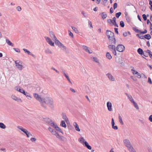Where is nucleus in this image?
Wrapping results in <instances>:
<instances>
[{"label":"nucleus","mask_w":152,"mask_h":152,"mask_svg":"<svg viewBox=\"0 0 152 152\" xmlns=\"http://www.w3.org/2000/svg\"><path fill=\"white\" fill-rule=\"evenodd\" d=\"M42 100L41 102V105L43 107L46 108V105L44 104V103L49 105L50 107H53L54 102L53 99L51 97H46L44 99H43Z\"/></svg>","instance_id":"nucleus-1"},{"label":"nucleus","mask_w":152,"mask_h":152,"mask_svg":"<svg viewBox=\"0 0 152 152\" xmlns=\"http://www.w3.org/2000/svg\"><path fill=\"white\" fill-rule=\"evenodd\" d=\"M123 142L125 146L130 152H136L129 140L124 139L123 140Z\"/></svg>","instance_id":"nucleus-2"},{"label":"nucleus","mask_w":152,"mask_h":152,"mask_svg":"<svg viewBox=\"0 0 152 152\" xmlns=\"http://www.w3.org/2000/svg\"><path fill=\"white\" fill-rule=\"evenodd\" d=\"M78 141L80 143L83 145H85V146L88 149L91 150V147L89 145L88 142L85 141V139L82 137H80Z\"/></svg>","instance_id":"nucleus-3"},{"label":"nucleus","mask_w":152,"mask_h":152,"mask_svg":"<svg viewBox=\"0 0 152 152\" xmlns=\"http://www.w3.org/2000/svg\"><path fill=\"white\" fill-rule=\"evenodd\" d=\"M48 121V123L51 126L54 127L56 130L60 132L62 134L64 133L62 130L59 127L56 125V124L53 122L52 121L50 120Z\"/></svg>","instance_id":"nucleus-4"},{"label":"nucleus","mask_w":152,"mask_h":152,"mask_svg":"<svg viewBox=\"0 0 152 152\" xmlns=\"http://www.w3.org/2000/svg\"><path fill=\"white\" fill-rule=\"evenodd\" d=\"M108 48L115 56L117 55L116 51V48L114 45H110L108 46Z\"/></svg>","instance_id":"nucleus-5"},{"label":"nucleus","mask_w":152,"mask_h":152,"mask_svg":"<svg viewBox=\"0 0 152 152\" xmlns=\"http://www.w3.org/2000/svg\"><path fill=\"white\" fill-rule=\"evenodd\" d=\"M15 66L17 68L20 70H21L23 68V66L21 65L22 63L18 60L15 61Z\"/></svg>","instance_id":"nucleus-6"},{"label":"nucleus","mask_w":152,"mask_h":152,"mask_svg":"<svg viewBox=\"0 0 152 152\" xmlns=\"http://www.w3.org/2000/svg\"><path fill=\"white\" fill-rule=\"evenodd\" d=\"M125 49V47L122 45H118L116 47V50L119 52H123Z\"/></svg>","instance_id":"nucleus-7"},{"label":"nucleus","mask_w":152,"mask_h":152,"mask_svg":"<svg viewBox=\"0 0 152 152\" xmlns=\"http://www.w3.org/2000/svg\"><path fill=\"white\" fill-rule=\"evenodd\" d=\"M106 35L108 39L114 36V33L108 30L106 31Z\"/></svg>","instance_id":"nucleus-8"},{"label":"nucleus","mask_w":152,"mask_h":152,"mask_svg":"<svg viewBox=\"0 0 152 152\" xmlns=\"http://www.w3.org/2000/svg\"><path fill=\"white\" fill-rule=\"evenodd\" d=\"M45 38L46 41L51 46H54V42L52 41V40L50 38L47 37H45Z\"/></svg>","instance_id":"nucleus-9"},{"label":"nucleus","mask_w":152,"mask_h":152,"mask_svg":"<svg viewBox=\"0 0 152 152\" xmlns=\"http://www.w3.org/2000/svg\"><path fill=\"white\" fill-rule=\"evenodd\" d=\"M111 45H115L116 44V41L114 36L108 39Z\"/></svg>","instance_id":"nucleus-10"},{"label":"nucleus","mask_w":152,"mask_h":152,"mask_svg":"<svg viewBox=\"0 0 152 152\" xmlns=\"http://www.w3.org/2000/svg\"><path fill=\"white\" fill-rule=\"evenodd\" d=\"M106 76L107 77L109 80L111 81H114L115 80V77L110 73H108L106 74Z\"/></svg>","instance_id":"nucleus-11"},{"label":"nucleus","mask_w":152,"mask_h":152,"mask_svg":"<svg viewBox=\"0 0 152 152\" xmlns=\"http://www.w3.org/2000/svg\"><path fill=\"white\" fill-rule=\"evenodd\" d=\"M11 98L13 100L15 101L18 102H22V100L20 98L16 96L15 95H12L11 96Z\"/></svg>","instance_id":"nucleus-12"},{"label":"nucleus","mask_w":152,"mask_h":152,"mask_svg":"<svg viewBox=\"0 0 152 152\" xmlns=\"http://www.w3.org/2000/svg\"><path fill=\"white\" fill-rule=\"evenodd\" d=\"M17 128L24 133L26 135L29 134L30 133L27 130L23 128L22 126H18L17 127Z\"/></svg>","instance_id":"nucleus-13"},{"label":"nucleus","mask_w":152,"mask_h":152,"mask_svg":"<svg viewBox=\"0 0 152 152\" xmlns=\"http://www.w3.org/2000/svg\"><path fill=\"white\" fill-rule=\"evenodd\" d=\"M34 96L37 100L41 103V102L43 101V98L39 96L36 93L34 94Z\"/></svg>","instance_id":"nucleus-14"},{"label":"nucleus","mask_w":152,"mask_h":152,"mask_svg":"<svg viewBox=\"0 0 152 152\" xmlns=\"http://www.w3.org/2000/svg\"><path fill=\"white\" fill-rule=\"evenodd\" d=\"M83 48L86 52L88 53L89 54H91L92 53V50H90L89 48L87 46L85 45H83Z\"/></svg>","instance_id":"nucleus-15"},{"label":"nucleus","mask_w":152,"mask_h":152,"mask_svg":"<svg viewBox=\"0 0 152 152\" xmlns=\"http://www.w3.org/2000/svg\"><path fill=\"white\" fill-rule=\"evenodd\" d=\"M107 106L108 109V110L111 111L112 110V104L110 102H108L107 103Z\"/></svg>","instance_id":"nucleus-16"},{"label":"nucleus","mask_w":152,"mask_h":152,"mask_svg":"<svg viewBox=\"0 0 152 152\" xmlns=\"http://www.w3.org/2000/svg\"><path fill=\"white\" fill-rule=\"evenodd\" d=\"M61 116L63 119L64 120V121H65L66 123L69 122L68 119V118L65 113H62Z\"/></svg>","instance_id":"nucleus-17"},{"label":"nucleus","mask_w":152,"mask_h":152,"mask_svg":"<svg viewBox=\"0 0 152 152\" xmlns=\"http://www.w3.org/2000/svg\"><path fill=\"white\" fill-rule=\"evenodd\" d=\"M49 34L50 37L53 41L56 39L57 38L53 32L52 31H50Z\"/></svg>","instance_id":"nucleus-18"},{"label":"nucleus","mask_w":152,"mask_h":152,"mask_svg":"<svg viewBox=\"0 0 152 152\" xmlns=\"http://www.w3.org/2000/svg\"><path fill=\"white\" fill-rule=\"evenodd\" d=\"M62 72L64 74V76L66 77L67 80L71 84H72V83L69 77V76L65 73L64 71H62Z\"/></svg>","instance_id":"nucleus-19"},{"label":"nucleus","mask_w":152,"mask_h":152,"mask_svg":"<svg viewBox=\"0 0 152 152\" xmlns=\"http://www.w3.org/2000/svg\"><path fill=\"white\" fill-rule=\"evenodd\" d=\"M58 47L64 51H65L66 50V48L62 43H61Z\"/></svg>","instance_id":"nucleus-20"},{"label":"nucleus","mask_w":152,"mask_h":152,"mask_svg":"<svg viewBox=\"0 0 152 152\" xmlns=\"http://www.w3.org/2000/svg\"><path fill=\"white\" fill-rule=\"evenodd\" d=\"M65 121H62L61 123L60 126L64 128H66V126Z\"/></svg>","instance_id":"nucleus-21"},{"label":"nucleus","mask_w":152,"mask_h":152,"mask_svg":"<svg viewBox=\"0 0 152 152\" xmlns=\"http://www.w3.org/2000/svg\"><path fill=\"white\" fill-rule=\"evenodd\" d=\"M143 37L144 38L148 40L150 39L151 38V37L150 34H148L145 35Z\"/></svg>","instance_id":"nucleus-22"},{"label":"nucleus","mask_w":152,"mask_h":152,"mask_svg":"<svg viewBox=\"0 0 152 152\" xmlns=\"http://www.w3.org/2000/svg\"><path fill=\"white\" fill-rule=\"evenodd\" d=\"M54 41H55L56 44L58 46H59L62 43L57 39Z\"/></svg>","instance_id":"nucleus-23"},{"label":"nucleus","mask_w":152,"mask_h":152,"mask_svg":"<svg viewBox=\"0 0 152 152\" xmlns=\"http://www.w3.org/2000/svg\"><path fill=\"white\" fill-rule=\"evenodd\" d=\"M100 15H101V17L103 19L105 18L107 16L105 12H102V13L100 14Z\"/></svg>","instance_id":"nucleus-24"},{"label":"nucleus","mask_w":152,"mask_h":152,"mask_svg":"<svg viewBox=\"0 0 152 152\" xmlns=\"http://www.w3.org/2000/svg\"><path fill=\"white\" fill-rule=\"evenodd\" d=\"M106 57L109 60H110L112 58L109 52L107 53L106 54Z\"/></svg>","instance_id":"nucleus-25"},{"label":"nucleus","mask_w":152,"mask_h":152,"mask_svg":"<svg viewBox=\"0 0 152 152\" xmlns=\"http://www.w3.org/2000/svg\"><path fill=\"white\" fill-rule=\"evenodd\" d=\"M118 119L119 122H120V124L121 125H123L124 124V123L122 121V118L119 114L118 115Z\"/></svg>","instance_id":"nucleus-26"},{"label":"nucleus","mask_w":152,"mask_h":152,"mask_svg":"<svg viewBox=\"0 0 152 152\" xmlns=\"http://www.w3.org/2000/svg\"><path fill=\"white\" fill-rule=\"evenodd\" d=\"M45 53L46 54H52L53 53L52 52V51H51V50L49 48H47L45 50Z\"/></svg>","instance_id":"nucleus-27"},{"label":"nucleus","mask_w":152,"mask_h":152,"mask_svg":"<svg viewBox=\"0 0 152 152\" xmlns=\"http://www.w3.org/2000/svg\"><path fill=\"white\" fill-rule=\"evenodd\" d=\"M6 42L7 43L8 45L11 46H13V44L8 39H6Z\"/></svg>","instance_id":"nucleus-28"},{"label":"nucleus","mask_w":152,"mask_h":152,"mask_svg":"<svg viewBox=\"0 0 152 152\" xmlns=\"http://www.w3.org/2000/svg\"><path fill=\"white\" fill-rule=\"evenodd\" d=\"M58 138L63 141H65L66 140V138L63 136H61L60 135Z\"/></svg>","instance_id":"nucleus-29"},{"label":"nucleus","mask_w":152,"mask_h":152,"mask_svg":"<svg viewBox=\"0 0 152 152\" xmlns=\"http://www.w3.org/2000/svg\"><path fill=\"white\" fill-rule=\"evenodd\" d=\"M0 128L2 129H5L6 128V126L3 123H0Z\"/></svg>","instance_id":"nucleus-30"},{"label":"nucleus","mask_w":152,"mask_h":152,"mask_svg":"<svg viewBox=\"0 0 152 152\" xmlns=\"http://www.w3.org/2000/svg\"><path fill=\"white\" fill-rule=\"evenodd\" d=\"M137 52L140 55H142L143 53V51L142 49L139 48L137 50Z\"/></svg>","instance_id":"nucleus-31"},{"label":"nucleus","mask_w":152,"mask_h":152,"mask_svg":"<svg viewBox=\"0 0 152 152\" xmlns=\"http://www.w3.org/2000/svg\"><path fill=\"white\" fill-rule=\"evenodd\" d=\"M125 94L130 101L133 99L132 96L131 95H129L127 93H125Z\"/></svg>","instance_id":"nucleus-32"},{"label":"nucleus","mask_w":152,"mask_h":152,"mask_svg":"<svg viewBox=\"0 0 152 152\" xmlns=\"http://www.w3.org/2000/svg\"><path fill=\"white\" fill-rule=\"evenodd\" d=\"M91 58H93V61L97 63H99V61L98 58L96 57H92Z\"/></svg>","instance_id":"nucleus-33"},{"label":"nucleus","mask_w":152,"mask_h":152,"mask_svg":"<svg viewBox=\"0 0 152 152\" xmlns=\"http://www.w3.org/2000/svg\"><path fill=\"white\" fill-rule=\"evenodd\" d=\"M52 134L55 135L57 138H58L60 136V135L56 131H55Z\"/></svg>","instance_id":"nucleus-34"},{"label":"nucleus","mask_w":152,"mask_h":152,"mask_svg":"<svg viewBox=\"0 0 152 152\" xmlns=\"http://www.w3.org/2000/svg\"><path fill=\"white\" fill-rule=\"evenodd\" d=\"M121 12H118L116 13L115 14L116 17L117 18H118L119 17L121 16Z\"/></svg>","instance_id":"nucleus-35"},{"label":"nucleus","mask_w":152,"mask_h":152,"mask_svg":"<svg viewBox=\"0 0 152 152\" xmlns=\"http://www.w3.org/2000/svg\"><path fill=\"white\" fill-rule=\"evenodd\" d=\"M48 130L50 132H51V133L53 134V132L55 131V130L53 129L52 128H51L50 127H49L48 128Z\"/></svg>","instance_id":"nucleus-36"},{"label":"nucleus","mask_w":152,"mask_h":152,"mask_svg":"<svg viewBox=\"0 0 152 152\" xmlns=\"http://www.w3.org/2000/svg\"><path fill=\"white\" fill-rule=\"evenodd\" d=\"M72 29L75 31L76 33H78V31L77 29L74 27L72 26Z\"/></svg>","instance_id":"nucleus-37"},{"label":"nucleus","mask_w":152,"mask_h":152,"mask_svg":"<svg viewBox=\"0 0 152 152\" xmlns=\"http://www.w3.org/2000/svg\"><path fill=\"white\" fill-rule=\"evenodd\" d=\"M120 26L121 27H124L125 25L124 22L123 21L120 22Z\"/></svg>","instance_id":"nucleus-38"},{"label":"nucleus","mask_w":152,"mask_h":152,"mask_svg":"<svg viewBox=\"0 0 152 152\" xmlns=\"http://www.w3.org/2000/svg\"><path fill=\"white\" fill-rule=\"evenodd\" d=\"M81 13L85 17H87L88 16V14L87 13L83 11H82L81 12Z\"/></svg>","instance_id":"nucleus-39"},{"label":"nucleus","mask_w":152,"mask_h":152,"mask_svg":"<svg viewBox=\"0 0 152 152\" xmlns=\"http://www.w3.org/2000/svg\"><path fill=\"white\" fill-rule=\"evenodd\" d=\"M23 50L26 52L28 53V54L30 55L31 54V53L27 49H23Z\"/></svg>","instance_id":"nucleus-40"},{"label":"nucleus","mask_w":152,"mask_h":152,"mask_svg":"<svg viewBox=\"0 0 152 152\" xmlns=\"http://www.w3.org/2000/svg\"><path fill=\"white\" fill-rule=\"evenodd\" d=\"M134 106L137 109H139V107L137 104L135 102L133 104Z\"/></svg>","instance_id":"nucleus-41"},{"label":"nucleus","mask_w":152,"mask_h":152,"mask_svg":"<svg viewBox=\"0 0 152 152\" xmlns=\"http://www.w3.org/2000/svg\"><path fill=\"white\" fill-rule=\"evenodd\" d=\"M16 90L18 91L19 92H20L21 93L23 92V89H20L19 88H18V87H16Z\"/></svg>","instance_id":"nucleus-42"},{"label":"nucleus","mask_w":152,"mask_h":152,"mask_svg":"<svg viewBox=\"0 0 152 152\" xmlns=\"http://www.w3.org/2000/svg\"><path fill=\"white\" fill-rule=\"evenodd\" d=\"M131 71H132V73L134 75H135L136 74L138 73V72H137L135 70L133 69H131Z\"/></svg>","instance_id":"nucleus-43"},{"label":"nucleus","mask_w":152,"mask_h":152,"mask_svg":"<svg viewBox=\"0 0 152 152\" xmlns=\"http://www.w3.org/2000/svg\"><path fill=\"white\" fill-rule=\"evenodd\" d=\"M27 97H30V98H28V99H30L31 98V96L29 95V93H27L25 95Z\"/></svg>","instance_id":"nucleus-44"},{"label":"nucleus","mask_w":152,"mask_h":152,"mask_svg":"<svg viewBox=\"0 0 152 152\" xmlns=\"http://www.w3.org/2000/svg\"><path fill=\"white\" fill-rule=\"evenodd\" d=\"M142 17L144 20L145 21L147 20V16L145 14H144L142 15Z\"/></svg>","instance_id":"nucleus-45"},{"label":"nucleus","mask_w":152,"mask_h":152,"mask_svg":"<svg viewBox=\"0 0 152 152\" xmlns=\"http://www.w3.org/2000/svg\"><path fill=\"white\" fill-rule=\"evenodd\" d=\"M13 49L17 52L20 53V50L18 48H14Z\"/></svg>","instance_id":"nucleus-46"},{"label":"nucleus","mask_w":152,"mask_h":152,"mask_svg":"<svg viewBox=\"0 0 152 152\" xmlns=\"http://www.w3.org/2000/svg\"><path fill=\"white\" fill-rule=\"evenodd\" d=\"M136 35L138 36L140 39H144V38L143 36H140V34H137Z\"/></svg>","instance_id":"nucleus-47"},{"label":"nucleus","mask_w":152,"mask_h":152,"mask_svg":"<svg viewBox=\"0 0 152 152\" xmlns=\"http://www.w3.org/2000/svg\"><path fill=\"white\" fill-rule=\"evenodd\" d=\"M16 9L18 11H20L21 10V8L20 6H18L16 7Z\"/></svg>","instance_id":"nucleus-48"},{"label":"nucleus","mask_w":152,"mask_h":152,"mask_svg":"<svg viewBox=\"0 0 152 152\" xmlns=\"http://www.w3.org/2000/svg\"><path fill=\"white\" fill-rule=\"evenodd\" d=\"M75 128V130H76L77 131H78V132H80V128H79V126H78V125Z\"/></svg>","instance_id":"nucleus-49"},{"label":"nucleus","mask_w":152,"mask_h":152,"mask_svg":"<svg viewBox=\"0 0 152 152\" xmlns=\"http://www.w3.org/2000/svg\"><path fill=\"white\" fill-rule=\"evenodd\" d=\"M112 128L113 129H115V130H117L118 129V127L117 126L114 125L112 126Z\"/></svg>","instance_id":"nucleus-50"},{"label":"nucleus","mask_w":152,"mask_h":152,"mask_svg":"<svg viewBox=\"0 0 152 152\" xmlns=\"http://www.w3.org/2000/svg\"><path fill=\"white\" fill-rule=\"evenodd\" d=\"M30 140L32 142H34L36 141V139L34 137H32L31 138Z\"/></svg>","instance_id":"nucleus-51"},{"label":"nucleus","mask_w":152,"mask_h":152,"mask_svg":"<svg viewBox=\"0 0 152 152\" xmlns=\"http://www.w3.org/2000/svg\"><path fill=\"white\" fill-rule=\"evenodd\" d=\"M117 7V3H115L114 4L113 8L115 10Z\"/></svg>","instance_id":"nucleus-52"},{"label":"nucleus","mask_w":152,"mask_h":152,"mask_svg":"<svg viewBox=\"0 0 152 152\" xmlns=\"http://www.w3.org/2000/svg\"><path fill=\"white\" fill-rule=\"evenodd\" d=\"M88 25L89 26H90L91 28H93V26H92V23H91V22L90 21L88 20Z\"/></svg>","instance_id":"nucleus-53"},{"label":"nucleus","mask_w":152,"mask_h":152,"mask_svg":"<svg viewBox=\"0 0 152 152\" xmlns=\"http://www.w3.org/2000/svg\"><path fill=\"white\" fill-rule=\"evenodd\" d=\"M148 82L150 84H152V82L151 81V80L150 77H149L148 78Z\"/></svg>","instance_id":"nucleus-54"},{"label":"nucleus","mask_w":152,"mask_h":152,"mask_svg":"<svg viewBox=\"0 0 152 152\" xmlns=\"http://www.w3.org/2000/svg\"><path fill=\"white\" fill-rule=\"evenodd\" d=\"M137 75V76H136V77L139 78H140L141 77V75H140V74L138 72V74H136Z\"/></svg>","instance_id":"nucleus-55"},{"label":"nucleus","mask_w":152,"mask_h":152,"mask_svg":"<svg viewBox=\"0 0 152 152\" xmlns=\"http://www.w3.org/2000/svg\"><path fill=\"white\" fill-rule=\"evenodd\" d=\"M112 126L115 125V123L114 122V119L113 118H112V122H111Z\"/></svg>","instance_id":"nucleus-56"},{"label":"nucleus","mask_w":152,"mask_h":152,"mask_svg":"<svg viewBox=\"0 0 152 152\" xmlns=\"http://www.w3.org/2000/svg\"><path fill=\"white\" fill-rule=\"evenodd\" d=\"M114 30H115V33L116 34H118V28H114Z\"/></svg>","instance_id":"nucleus-57"},{"label":"nucleus","mask_w":152,"mask_h":152,"mask_svg":"<svg viewBox=\"0 0 152 152\" xmlns=\"http://www.w3.org/2000/svg\"><path fill=\"white\" fill-rule=\"evenodd\" d=\"M123 36L126 37L127 36V33L126 32H124L123 33Z\"/></svg>","instance_id":"nucleus-58"},{"label":"nucleus","mask_w":152,"mask_h":152,"mask_svg":"<svg viewBox=\"0 0 152 152\" xmlns=\"http://www.w3.org/2000/svg\"><path fill=\"white\" fill-rule=\"evenodd\" d=\"M116 18L115 17H114L113 18V20H112L113 23H115Z\"/></svg>","instance_id":"nucleus-59"},{"label":"nucleus","mask_w":152,"mask_h":152,"mask_svg":"<svg viewBox=\"0 0 152 152\" xmlns=\"http://www.w3.org/2000/svg\"><path fill=\"white\" fill-rule=\"evenodd\" d=\"M69 31V35L70 36H71L73 38V33H72Z\"/></svg>","instance_id":"nucleus-60"},{"label":"nucleus","mask_w":152,"mask_h":152,"mask_svg":"<svg viewBox=\"0 0 152 152\" xmlns=\"http://www.w3.org/2000/svg\"><path fill=\"white\" fill-rule=\"evenodd\" d=\"M149 120L151 122H152V115H151L149 118Z\"/></svg>","instance_id":"nucleus-61"},{"label":"nucleus","mask_w":152,"mask_h":152,"mask_svg":"<svg viewBox=\"0 0 152 152\" xmlns=\"http://www.w3.org/2000/svg\"><path fill=\"white\" fill-rule=\"evenodd\" d=\"M73 125L75 128L77 126H78V124L76 122H74L73 124Z\"/></svg>","instance_id":"nucleus-62"},{"label":"nucleus","mask_w":152,"mask_h":152,"mask_svg":"<svg viewBox=\"0 0 152 152\" xmlns=\"http://www.w3.org/2000/svg\"><path fill=\"white\" fill-rule=\"evenodd\" d=\"M107 21L108 23H113V22L112 21V20H111V19H110L107 20Z\"/></svg>","instance_id":"nucleus-63"},{"label":"nucleus","mask_w":152,"mask_h":152,"mask_svg":"<svg viewBox=\"0 0 152 152\" xmlns=\"http://www.w3.org/2000/svg\"><path fill=\"white\" fill-rule=\"evenodd\" d=\"M143 55L144 56L147 57L148 54L145 52L144 51L143 53Z\"/></svg>","instance_id":"nucleus-64"}]
</instances>
